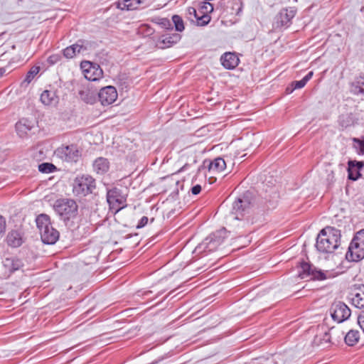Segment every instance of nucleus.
<instances>
[{"label": "nucleus", "mask_w": 364, "mask_h": 364, "mask_svg": "<svg viewBox=\"0 0 364 364\" xmlns=\"http://www.w3.org/2000/svg\"><path fill=\"white\" fill-rule=\"evenodd\" d=\"M256 201L255 194L246 191L232 203L230 214L226 218L229 232L242 236L252 232L251 227L256 223Z\"/></svg>", "instance_id": "obj_1"}, {"label": "nucleus", "mask_w": 364, "mask_h": 364, "mask_svg": "<svg viewBox=\"0 0 364 364\" xmlns=\"http://www.w3.org/2000/svg\"><path fill=\"white\" fill-rule=\"evenodd\" d=\"M341 230L327 226L322 229L316 237V247L321 253H332L340 245Z\"/></svg>", "instance_id": "obj_2"}, {"label": "nucleus", "mask_w": 364, "mask_h": 364, "mask_svg": "<svg viewBox=\"0 0 364 364\" xmlns=\"http://www.w3.org/2000/svg\"><path fill=\"white\" fill-rule=\"evenodd\" d=\"M36 222L42 242L47 245L55 244L59 239L60 234L53 227L50 217L46 214L42 213L36 218Z\"/></svg>", "instance_id": "obj_3"}, {"label": "nucleus", "mask_w": 364, "mask_h": 364, "mask_svg": "<svg viewBox=\"0 0 364 364\" xmlns=\"http://www.w3.org/2000/svg\"><path fill=\"white\" fill-rule=\"evenodd\" d=\"M53 208L65 222L75 218L78 211V205L76 202L70 198L58 199L54 203Z\"/></svg>", "instance_id": "obj_4"}, {"label": "nucleus", "mask_w": 364, "mask_h": 364, "mask_svg": "<svg viewBox=\"0 0 364 364\" xmlns=\"http://www.w3.org/2000/svg\"><path fill=\"white\" fill-rule=\"evenodd\" d=\"M95 188V179L90 175L78 176L74 180L73 191L77 196L81 197L91 194Z\"/></svg>", "instance_id": "obj_5"}, {"label": "nucleus", "mask_w": 364, "mask_h": 364, "mask_svg": "<svg viewBox=\"0 0 364 364\" xmlns=\"http://www.w3.org/2000/svg\"><path fill=\"white\" fill-rule=\"evenodd\" d=\"M226 237V229L222 228L208 236L203 242L197 247V249H202L204 252H207L215 251L223 242Z\"/></svg>", "instance_id": "obj_6"}, {"label": "nucleus", "mask_w": 364, "mask_h": 364, "mask_svg": "<svg viewBox=\"0 0 364 364\" xmlns=\"http://www.w3.org/2000/svg\"><path fill=\"white\" fill-rule=\"evenodd\" d=\"M55 154L63 161L76 163L81 157V151L75 144L62 146L55 151Z\"/></svg>", "instance_id": "obj_7"}, {"label": "nucleus", "mask_w": 364, "mask_h": 364, "mask_svg": "<svg viewBox=\"0 0 364 364\" xmlns=\"http://www.w3.org/2000/svg\"><path fill=\"white\" fill-rule=\"evenodd\" d=\"M295 7L284 8L274 17L273 26L275 29L287 28L291 24V20L296 14Z\"/></svg>", "instance_id": "obj_8"}, {"label": "nucleus", "mask_w": 364, "mask_h": 364, "mask_svg": "<svg viewBox=\"0 0 364 364\" xmlns=\"http://www.w3.org/2000/svg\"><path fill=\"white\" fill-rule=\"evenodd\" d=\"M330 314L334 321L341 323L350 316L351 311L349 307L343 301H334L329 309Z\"/></svg>", "instance_id": "obj_9"}, {"label": "nucleus", "mask_w": 364, "mask_h": 364, "mask_svg": "<svg viewBox=\"0 0 364 364\" xmlns=\"http://www.w3.org/2000/svg\"><path fill=\"white\" fill-rule=\"evenodd\" d=\"M107 200L109 208L115 213L119 212L126 206V198L122 194L121 191L117 188L107 191Z\"/></svg>", "instance_id": "obj_10"}, {"label": "nucleus", "mask_w": 364, "mask_h": 364, "mask_svg": "<svg viewBox=\"0 0 364 364\" xmlns=\"http://www.w3.org/2000/svg\"><path fill=\"white\" fill-rule=\"evenodd\" d=\"M85 77L90 81H96L102 77L103 72L100 67L89 61L82 63Z\"/></svg>", "instance_id": "obj_11"}, {"label": "nucleus", "mask_w": 364, "mask_h": 364, "mask_svg": "<svg viewBox=\"0 0 364 364\" xmlns=\"http://www.w3.org/2000/svg\"><path fill=\"white\" fill-rule=\"evenodd\" d=\"M346 258L351 261H358L364 258V245L354 237L346 253Z\"/></svg>", "instance_id": "obj_12"}, {"label": "nucleus", "mask_w": 364, "mask_h": 364, "mask_svg": "<svg viewBox=\"0 0 364 364\" xmlns=\"http://www.w3.org/2000/svg\"><path fill=\"white\" fill-rule=\"evenodd\" d=\"M98 97L102 105H111L117 98V90L111 85L105 87L100 90Z\"/></svg>", "instance_id": "obj_13"}, {"label": "nucleus", "mask_w": 364, "mask_h": 364, "mask_svg": "<svg viewBox=\"0 0 364 364\" xmlns=\"http://www.w3.org/2000/svg\"><path fill=\"white\" fill-rule=\"evenodd\" d=\"M208 166V170L213 172H221L226 167V163L223 158L218 157L214 160H205L202 166L198 168V172L200 171L203 166Z\"/></svg>", "instance_id": "obj_14"}, {"label": "nucleus", "mask_w": 364, "mask_h": 364, "mask_svg": "<svg viewBox=\"0 0 364 364\" xmlns=\"http://www.w3.org/2000/svg\"><path fill=\"white\" fill-rule=\"evenodd\" d=\"M350 298L352 304L358 309L364 308V284L355 286Z\"/></svg>", "instance_id": "obj_15"}, {"label": "nucleus", "mask_w": 364, "mask_h": 364, "mask_svg": "<svg viewBox=\"0 0 364 364\" xmlns=\"http://www.w3.org/2000/svg\"><path fill=\"white\" fill-rule=\"evenodd\" d=\"M87 50L84 45V41L79 40L76 43L70 46L63 50V54L66 58H73L77 53H80Z\"/></svg>", "instance_id": "obj_16"}, {"label": "nucleus", "mask_w": 364, "mask_h": 364, "mask_svg": "<svg viewBox=\"0 0 364 364\" xmlns=\"http://www.w3.org/2000/svg\"><path fill=\"white\" fill-rule=\"evenodd\" d=\"M350 91L355 95L364 96V73L355 77L350 84Z\"/></svg>", "instance_id": "obj_17"}, {"label": "nucleus", "mask_w": 364, "mask_h": 364, "mask_svg": "<svg viewBox=\"0 0 364 364\" xmlns=\"http://www.w3.org/2000/svg\"><path fill=\"white\" fill-rule=\"evenodd\" d=\"M181 38V36L178 33H172L171 35L162 36L161 39L157 43V46L161 49H165L170 48L176 43H178Z\"/></svg>", "instance_id": "obj_18"}, {"label": "nucleus", "mask_w": 364, "mask_h": 364, "mask_svg": "<svg viewBox=\"0 0 364 364\" xmlns=\"http://www.w3.org/2000/svg\"><path fill=\"white\" fill-rule=\"evenodd\" d=\"M363 166V161H349L348 167V178L352 181H356L361 176L360 170Z\"/></svg>", "instance_id": "obj_19"}, {"label": "nucleus", "mask_w": 364, "mask_h": 364, "mask_svg": "<svg viewBox=\"0 0 364 364\" xmlns=\"http://www.w3.org/2000/svg\"><path fill=\"white\" fill-rule=\"evenodd\" d=\"M220 61L225 68L232 70L237 66L240 60L235 53H225L221 56Z\"/></svg>", "instance_id": "obj_20"}, {"label": "nucleus", "mask_w": 364, "mask_h": 364, "mask_svg": "<svg viewBox=\"0 0 364 364\" xmlns=\"http://www.w3.org/2000/svg\"><path fill=\"white\" fill-rule=\"evenodd\" d=\"M94 171L99 175L106 173L109 169V162L104 157L97 158L92 164Z\"/></svg>", "instance_id": "obj_21"}, {"label": "nucleus", "mask_w": 364, "mask_h": 364, "mask_svg": "<svg viewBox=\"0 0 364 364\" xmlns=\"http://www.w3.org/2000/svg\"><path fill=\"white\" fill-rule=\"evenodd\" d=\"M3 264L10 272H14L18 270L23 267V262L15 257H7L3 261Z\"/></svg>", "instance_id": "obj_22"}, {"label": "nucleus", "mask_w": 364, "mask_h": 364, "mask_svg": "<svg viewBox=\"0 0 364 364\" xmlns=\"http://www.w3.org/2000/svg\"><path fill=\"white\" fill-rule=\"evenodd\" d=\"M337 331L335 328H331L328 332H326L323 336H316L314 339V343L320 346L323 344H329L331 343H333V334H334Z\"/></svg>", "instance_id": "obj_23"}, {"label": "nucleus", "mask_w": 364, "mask_h": 364, "mask_svg": "<svg viewBox=\"0 0 364 364\" xmlns=\"http://www.w3.org/2000/svg\"><path fill=\"white\" fill-rule=\"evenodd\" d=\"M6 242L9 246L12 247H20L23 243L21 234L16 230H12L7 235Z\"/></svg>", "instance_id": "obj_24"}, {"label": "nucleus", "mask_w": 364, "mask_h": 364, "mask_svg": "<svg viewBox=\"0 0 364 364\" xmlns=\"http://www.w3.org/2000/svg\"><path fill=\"white\" fill-rule=\"evenodd\" d=\"M314 268V267L308 262H301L298 277L301 279H310Z\"/></svg>", "instance_id": "obj_25"}, {"label": "nucleus", "mask_w": 364, "mask_h": 364, "mask_svg": "<svg viewBox=\"0 0 364 364\" xmlns=\"http://www.w3.org/2000/svg\"><path fill=\"white\" fill-rule=\"evenodd\" d=\"M32 127L33 125L26 119H22L16 124V130L21 137L26 135L28 132L31 130Z\"/></svg>", "instance_id": "obj_26"}, {"label": "nucleus", "mask_w": 364, "mask_h": 364, "mask_svg": "<svg viewBox=\"0 0 364 364\" xmlns=\"http://www.w3.org/2000/svg\"><path fill=\"white\" fill-rule=\"evenodd\" d=\"M41 101L46 105H50L58 102V97L54 92L45 90L41 95Z\"/></svg>", "instance_id": "obj_27"}, {"label": "nucleus", "mask_w": 364, "mask_h": 364, "mask_svg": "<svg viewBox=\"0 0 364 364\" xmlns=\"http://www.w3.org/2000/svg\"><path fill=\"white\" fill-rule=\"evenodd\" d=\"M360 338V333L358 331L350 330L344 336L345 343L349 346L355 345Z\"/></svg>", "instance_id": "obj_28"}, {"label": "nucleus", "mask_w": 364, "mask_h": 364, "mask_svg": "<svg viewBox=\"0 0 364 364\" xmlns=\"http://www.w3.org/2000/svg\"><path fill=\"white\" fill-rule=\"evenodd\" d=\"M145 0H123L119 3L121 9L134 10L138 9L139 6L144 2Z\"/></svg>", "instance_id": "obj_29"}, {"label": "nucleus", "mask_w": 364, "mask_h": 364, "mask_svg": "<svg viewBox=\"0 0 364 364\" xmlns=\"http://www.w3.org/2000/svg\"><path fill=\"white\" fill-rule=\"evenodd\" d=\"M339 124L343 128H347L354 124V118L352 114H342L339 117Z\"/></svg>", "instance_id": "obj_30"}, {"label": "nucleus", "mask_w": 364, "mask_h": 364, "mask_svg": "<svg viewBox=\"0 0 364 364\" xmlns=\"http://www.w3.org/2000/svg\"><path fill=\"white\" fill-rule=\"evenodd\" d=\"M56 167L51 163H42L38 165V171L41 173H50L53 172Z\"/></svg>", "instance_id": "obj_31"}, {"label": "nucleus", "mask_w": 364, "mask_h": 364, "mask_svg": "<svg viewBox=\"0 0 364 364\" xmlns=\"http://www.w3.org/2000/svg\"><path fill=\"white\" fill-rule=\"evenodd\" d=\"M172 21L174 23L176 31L181 32L184 30V23L182 18L178 15L172 16Z\"/></svg>", "instance_id": "obj_32"}, {"label": "nucleus", "mask_w": 364, "mask_h": 364, "mask_svg": "<svg viewBox=\"0 0 364 364\" xmlns=\"http://www.w3.org/2000/svg\"><path fill=\"white\" fill-rule=\"evenodd\" d=\"M327 278L324 272L317 269L315 267L313 269L310 280H324Z\"/></svg>", "instance_id": "obj_33"}, {"label": "nucleus", "mask_w": 364, "mask_h": 364, "mask_svg": "<svg viewBox=\"0 0 364 364\" xmlns=\"http://www.w3.org/2000/svg\"><path fill=\"white\" fill-rule=\"evenodd\" d=\"M39 70L40 68L38 66H33L27 73L24 81L27 83H30L34 77L38 73Z\"/></svg>", "instance_id": "obj_34"}, {"label": "nucleus", "mask_w": 364, "mask_h": 364, "mask_svg": "<svg viewBox=\"0 0 364 364\" xmlns=\"http://www.w3.org/2000/svg\"><path fill=\"white\" fill-rule=\"evenodd\" d=\"M201 15L200 16H198L197 18H196V23L198 26H206L207 24H208V23L210 21V16L208 15V14H200Z\"/></svg>", "instance_id": "obj_35"}, {"label": "nucleus", "mask_w": 364, "mask_h": 364, "mask_svg": "<svg viewBox=\"0 0 364 364\" xmlns=\"http://www.w3.org/2000/svg\"><path fill=\"white\" fill-rule=\"evenodd\" d=\"M213 4H211L209 2H207V1H204L203 2V5H201L200 6V9L198 10V12L200 14H208L211 12H213Z\"/></svg>", "instance_id": "obj_36"}, {"label": "nucleus", "mask_w": 364, "mask_h": 364, "mask_svg": "<svg viewBox=\"0 0 364 364\" xmlns=\"http://www.w3.org/2000/svg\"><path fill=\"white\" fill-rule=\"evenodd\" d=\"M198 11H196V9L193 7H188L187 9V16L188 18L191 21H194V20H196L198 16Z\"/></svg>", "instance_id": "obj_37"}, {"label": "nucleus", "mask_w": 364, "mask_h": 364, "mask_svg": "<svg viewBox=\"0 0 364 364\" xmlns=\"http://www.w3.org/2000/svg\"><path fill=\"white\" fill-rule=\"evenodd\" d=\"M353 141L355 143V147L359 149V153L364 154V140H363V139H360L358 138H353Z\"/></svg>", "instance_id": "obj_38"}, {"label": "nucleus", "mask_w": 364, "mask_h": 364, "mask_svg": "<svg viewBox=\"0 0 364 364\" xmlns=\"http://www.w3.org/2000/svg\"><path fill=\"white\" fill-rule=\"evenodd\" d=\"M62 57L60 53L53 54L48 58V63L50 65H54L61 60Z\"/></svg>", "instance_id": "obj_39"}, {"label": "nucleus", "mask_w": 364, "mask_h": 364, "mask_svg": "<svg viewBox=\"0 0 364 364\" xmlns=\"http://www.w3.org/2000/svg\"><path fill=\"white\" fill-rule=\"evenodd\" d=\"M307 82L302 78L301 80L294 81L292 82L293 90L301 89L304 87Z\"/></svg>", "instance_id": "obj_40"}, {"label": "nucleus", "mask_w": 364, "mask_h": 364, "mask_svg": "<svg viewBox=\"0 0 364 364\" xmlns=\"http://www.w3.org/2000/svg\"><path fill=\"white\" fill-rule=\"evenodd\" d=\"M358 323L364 332V311H362L358 316Z\"/></svg>", "instance_id": "obj_41"}, {"label": "nucleus", "mask_w": 364, "mask_h": 364, "mask_svg": "<svg viewBox=\"0 0 364 364\" xmlns=\"http://www.w3.org/2000/svg\"><path fill=\"white\" fill-rule=\"evenodd\" d=\"M337 331L333 334V340H334L333 341H339L343 337V335H344V332L343 331H341L340 330L338 329H336L335 328Z\"/></svg>", "instance_id": "obj_42"}, {"label": "nucleus", "mask_w": 364, "mask_h": 364, "mask_svg": "<svg viewBox=\"0 0 364 364\" xmlns=\"http://www.w3.org/2000/svg\"><path fill=\"white\" fill-rule=\"evenodd\" d=\"M148 221H149L148 218L146 216H143L139 221V223L136 225V228L140 229V228H144L147 224Z\"/></svg>", "instance_id": "obj_43"}, {"label": "nucleus", "mask_w": 364, "mask_h": 364, "mask_svg": "<svg viewBox=\"0 0 364 364\" xmlns=\"http://www.w3.org/2000/svg\"><path fill=\"white\" fill-rule=\"evenodd\" d=\"M6 230V219L0 215V235L4 234Z\"/></svg>", "instance_id": "obj_44"}, {"label": "nucleus", "mask_w": 364, "mask_h": 364, "mask_svg": "<svg viewBox=\"0 0 364 364\" xmlns=\"http://www.w3.org/2000/svg\"><path fill=\"white\" fill-rule=\"evenodd\" d=\"M355 237L356 238V240L364 245V229L358 232Z\"/></svg>", "instance_id": "obj_45"}, {"label": "nucleus", "mask_w": 364, "mask_h": 364, "mask_svg": "<svg viewBox=\"0 0 364 364\" xmlns=\"http://www.w3.org/2000/svg\"><path fill=\"white\" fill-rule=\"evenodd\" d=\"M159 23L165 28H168L171 26L170 21L166 18H161Z\"/></svg>", "instance_id": "obj_46"}, {"label": "nucleus", "mask_w": 364, "mask_h": 364, "mask_svg": "<svg viewBox=\"0 0 364 364\" xmlns=\"http://www.w3.org/2000/svg\"><path fill=\"white\" fill-rule=\"evenodd\" d=\"M201 191V186L200 185H196L192 187L191 193L193 195H198Z\"/></svg>", "instance_id": "obj_47"}, {"label": "nucleus", "mask_w": 364, "mask_h": 364, "mask_svg": "<svg viewBox=\"0 0 364 364\" xmlns=\"http://www.w3.org/2000/svg\"><path fill=\"white\" fill-rule=\"evenodd\" d=\"M314 75V73L313 71H310L308 73V74L306 75H305L303 79L307 82L309 80H311V78Z\"/></svg>", "instance_id": "obj_48"}, {"label": "nucleus", "mask_w": 364, "mask_h": 364, "mask_svg": "<svg viewBox=\"0 0 364 364\" xmlns=\"http://www.w3.org/2000/svg\"><path fill=\"white\" fill-rule=\"evenodd\" d=\"M191 165L189 164H184L178 171V172L185 171L188 169Z\"/></svg>", "instance_id": "obj_49"}, {"label": "nucleus", "mask_w": 364, "mask_h": 364, "mask_svg": "<svg viewBox=\"0 0 364 364\" xmlns=\"http://www.w3.org/2000/svg\"><path fill=\"white\" fill-rule=\"evenodd\" d=\"M6 159L5 154L4 152L0 151V164L2 163Z\"/></svg>", "instance_id": "obj_50"}, {"label": "nucleus", "mask_w": 364, "mask_h": 364, "mask_svg": "<svg viewBox=\"0 0 364 364\" xmlns=\"http://www.w3.org/2000/svg\"><path fill=\"white\" fill-rule=\"evenodd\" d=\"M5 71H6V70H5V69H4V68H0V77H1V76H3V75L4 74Z\"/></svg>", "instance_id": "obj_51"}, {"label": "nucleus", "mask_w": 364, "mask_h": 364, "mask_svg": "<svg viewBox=\"0 0 364 364\" xmlns=\"http://www.w3.org/2000/svg\"><path fill=\"white\" fill-rule=\"evenodd\" d=\"M151 291H145V292H144V294L145 296H148V295H149V294H151Z\"/></svg>", "instance_id": "obj_52"}, {"label": "nucleus", "mask_w": 364, "mask_h": 364, "mask_svg": "<svg viewBox=\"0 0 364 364\" xmlns=\"http://www.w3.org/2000/svg\"><path fill=\"white\" fill-rule=\"evenodd\" d=\"M196 161H196V159H193V164H196Z\"/></svg>", "instance_id": "obj_53"}]
</instances>
